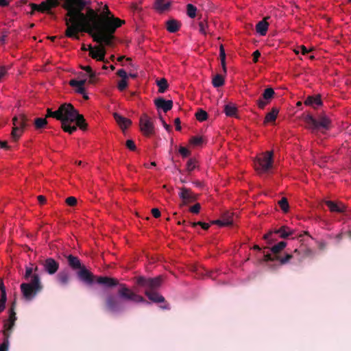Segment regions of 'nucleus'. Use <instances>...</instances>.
I'll return each instance as SVG.
<instances>
[{"instance_id":"obj_60","label":"nucleus","mask_w":351,"mask_h":351,"mask_svg":"<svg viewBox=\"0 0 351 351\" xmlns=\"http://www.w3.org/2000/svg\"><path fill=\"white\" fill-rule=\"evenodd\" d=\"M0 290H1V294L6 295V291L5 287L4 286L3 280H0Z\"/></svg>"},{"instance_id":"obj_44","label":"nucleus","mask_w":351,"mask_h":351,"mask_svg":"<svg viewBox=\"0 0 351 351\" xmlns=\"http://www.w3.org/2000/svg\"><path fill=\"white\" fill-rule=\"evenodd\" d=\"M127 79H121L117 85V88L120 91H123L128 87Z\"/></svg>"},{"instance_id":"obj_7","label":"nucleus","mask_w":351,"mask_h":351,"mask_svg":"<svg viewBox=\"0 0 351 351\" xmlns=\"http://www.w3.org/2000/svg\"><path fill=\"white\" fill-rule=\"evenodd\" d=\"M163 279L161 276L155 278H146L144 276H138L136 278V284L144 287L145 290L156 291L158 289L162 283Z\"/></svg>"},{"instance_id":"obj_25","label":"nucleus","mask_w":351,"mask_h":351,"mask_svg":"<svg viewBox=\"0 0 351 351\" xmlns=\"http://www.w3.org/2000/svg\"><path fill=\"white\" fill-rule=\"evenodd\" d=\"M171 5L170 0H156L154 8L158 12H162L167 10Z\"/></svg>"},{"instance_id":"obj_64","label":"nucleus","mask_w":351,"mask_h":351,"mask_svg":"<svg viewBox=\"0 0 351 351\" xmlns=\"http://www.w3.org/2000/svg\"><path fill=\"white\" fill-rule=\"evenodd\" d=\"M82 69L86 71L88 73V74H89L90 73L93 72V69L90 66H82Z\"/></svg>"},{"instance_id":"obj_8","label":"nucleus","mask_w":351,"mask_h":351,"mask_svg":"<svg viewBox=\"0 0 351 351\" xmlns=\"http://www.w3.org/2000/svg\"><path fill=\"white\" fill-rule=\"evenodd\" d=\"M304 121L312 130H317L321 128L328 130L330 125V121L325 115H322L319 117L318 119H316L311 114H308L305 116Z\"/></svg>"},{"instance_id":"obj_26","label":"nucleus","mask_w":351,"mask_h":351,"mask_svg":"<svg viewBox=\"0 0 351 351\" xmlns=\"http://www.w3.org/2000/svg\"><path fill=\"white\" fill-rule=\"evenodd\" d=\"M67 261L69 265L74 270L80 269L84 266L81 264L80 260L77 256L71 254L67 256Z\"/></svg>"},{"instance_id":"obj_3","label":"nucleus","mask_w":351,"mask_h":351,"mask_svg":"<svg viewBox=\"0 0 351 351\" xmlns=\"http://www.w3.org/2000/svg\"><path fill=\"white\" fill-rule=\"evenodd\" d=\"M97 282L100 285H104L107 287L118 286L117 295L120 299L124 301H130L135 303H149L145 301L143 296L132 291L125 284L119 283V280L116 278L108 276H99L97 278Z\"/></svg>"},{"instance_id":"obj_31","label":"nucleus","mask_w":351,"mask_h":351,"mask_svg":"<svg viewBox=\"0 0 351 351\" xmlns=\"http://www.w3.org/2000/svg\"><path fill=\"white\" fill-rule=\"evenodd\" d=\"M57 278L58 282L62 285H66L69 282V274L67 271H60L58 276Z\"/></svg>"},{"instance_id":"obj_21","label":"nucleus","mask_w":351,"mask_h":351,"mask_svg":"<svg viewBox=\"0 0 351 351\" xmlns=\"http://www.w3.org/2000/svg\"><path fill=\"white\" fill-rule=\"evenodd\" d=\"M113 116L117 124L122 130L128 128L132 124V121L130 119L125 118L117 112H114Z\"/></svg>"},{"instance_id":"obj_61","label":"nucleus","mask_w":351,"mask_h":351,"mask_svg":"<svg viewBox=\"0 0 351 351\" xmlns=\"http://www.w3.org/2000/svg\"><path fill=\"white\" fill-rule=\"evenodd\" d=\"M175 124H176V130L180 131L181 130V126H180V120L179 118H176L175 119Z\"/></svg>"},{"instance_id":"obj_40","label":"nucleus","mask_w":351,"mask_h":351,"mask_svg":"<svg viewBox=\"0 0 351 351\" xmlns=\"http://www.w3.org/2000/svg\"><path fill=\"white\" fill-rule=\"evenodd\" d=\"M278 205L280 206L281 210L284 213H287L289 211V205L288 200L286 197H282L279 202Z\"/></svg>"},{"instance_id":"obj_12","label":"nucleus","mask_w":351,"mask_h":351,"mask_svg":"<svg viewBox=\"0 0 351 351\" xmlns=\"http://www.w3.org/2000/svg\"><path fill=\"white\" fill-rule=\"evenodd\" d=\"M140 130L145 136H150L155 132V128L152 119L143 114L139 120Z\"/></svg>"},{"instance_id":"obj_48","label":"nucleus","mask_w":351,"mask_h":351,"mask_svg":"<svg viewBox=\"0 0 351 351\" xmlns=\"http://www.w3.org/2000/svg\"><path fill=\"white\" fill-rule=\"evenodd\" d=\"M191 226L193 227H195L197 226H201V227L204 230H208L209 228V227H210V225L208 223H204V222H202V221L191 223Z\"/></svg>"},{"instance_id":"obj_51","label":"nucleus","mask_w":351,"mask_h":351,"mask_svg":"<svg viewBox=\"0 0 351 351\" xmlns=\"http://www.w3.org/2000/svg\"><path fill=\"white\" fill-rule=\"evenodd\" d=\"M201 208V206L199 203L195 204L193 206H191L189 209L190 212L194 214H197Z\"/></svg>"},{"instance_id":"obj_17","label":"nucleus","mask_w":351,"mask_h":351,"mask_svg":"<svg viewBox=\"0 0 351 351\" xmlns=\"http://www.w3.org/2000/svg\"><path fill=\"white\" fill-rule=\"evenodd\" d=\"M42 265L45 271L50 275L56 273L59 269V263L52 258H47L43 262Z\"/></svg>"},{"instance_id":"obj_30","label":"nucleus","mask_w":351,"mask_h":351,"mask_svg":"<svg viewBox=\"0 0 351 351\" xmlns=\"http://www.w3.org/2000/svg\"><path fill=\"white\" fill-rule=\"evenodd\" d=\"M299 251L295 249L293 254H287L284 257H281L280 256H276L275 258L277 261H279L281 265H285L290 261L294 257L295 254H298Z\"/></svg>"},{"instance_id":"obj_27","label":"nucleus","mask_w":351,"mask_h":351,"mask_svg":"<svg viewBox=\"0 0 351 351\" xmlns=\"http://www.w3.org/2000/svg\"><path fill=\"white\" fill-rule=\"evenodd\" d=\"M279 112V110L277 108H273L271 110L268 112L265 118L264 123L267 124L268 123H273L276 121L277 118V115Z\"/></svg>"},{"instance_id":"obj_46","label":"nucleus","mask_w":351,"mask_h":351,"mask_svg":"<svg viewBox=\"0 0 351 351\" xmlns=\"http://www.w3.org/2000/svg\"><path fill=\"white\" fill-rule=\"evenodd\" d=\"M191 143L193 145H200L203 143V138L201 136H193L190 141Z\"/></svg>"},{"instance_id":"obj_14","label":"nucleus","mask_w":351,"mask_h":351,"mask_svg":"<svg viewBox=\"0 0 351 351\" xmlns=\"http://www.w3.org/2000/svg\"><path fill=\"white\" fill-rule=\"evenodd\" d=\"M145 295L148 298L149 300L154 303H165V305L160 306L162 309H170L169 304L166 302L165 298L160 295L158 292L151 291L149 290H145Z\"/></svg>"},{"instance_id":"obj_22","label":"nucleus","mask_w":351,"mask_h":351,"mask_svg":"<svg viewBox=\"0 0 351 351\" xmlns=\"http://www.w3.org/2000/svg\"><path fill=\"white\" fill-rule=\"evenodd\" d=\"M304 104L306 106H313V108H316V106H322V101L321 99L320 95H316L313 96H308L304 101Z\"/></svg>"},{"instance_id":"obj_1","label":"nucleus","mask_w":351,"mask_h":351,"mask_svg":"<svg viewBox=\"0 0 351 351\" xmlns=\"http://www.w3.org/2000/svg\"><path fill=\"white\" fill-rule=\"evenodd\" d=\"M89 3L90 0H64L62 6L66 10L64 19L66 26L65 36L79 40V33L86 32L94 42L112 46L114 32L125 21L114 17L107 5L104 6L99 14L89 7L84 13L83 10Z\"/></svg>"},{"instance_id":"obj_50","label":"nucleus","mask_w":351,"mask_h":351,"mask_svg":"<svg viewBox=\"0 0 351 351\" xmlns=\"http://www.w3.org/2000/svg\"><path fill=\"white\" fill-rule=\"evenodd\" d=\"M125 145L131 151H135L136 149L134 142L130 139L126 141Z\"/></svg>"},{"instance_id":"obj_20","label":"nucleus","mask_w":351,"mask_h":351,"mask_svg":"<svg viewBox=\"0 0 351 351\" xmlns=\"http://www.w3.org/2000/svg\"><path fill=\"white\" fill-rule=\"evenodd\" d=\"M154 104L157 108L162 109L165 112L171 110L173 107L172 100H165L162 97H158L154 100Z\"/></svg>"},{"instance_id":"obj_62","label":"nucleus","mask_w":351,"mask_h":351,"mask_svg":"<svg viewBox=\"0 0 351 351\" xmlns=\"http://www.w3.org/2000/svg\"><path fill=\"white\" fill-rule=\"evenodd\" d=\"M37 199H38V202H39V203H40V204H45V202H46V198H45V196H43V195H38V196L37 197Z\"/></svg>"},{"instance_id":"obj_63","label":"nucleus","mask_w":351,"mask_h":351,"mask_svg":"<svg viewBox=\"0 0 351 351\" xmlns=\"http://www.w3.org/2000/svg\"><path fill=\"white\" fill-rule=\"evenodd\" d=\"M76 92L77 93H80V94H84L86 90H85V88H84V86H79L76 89Z\"/></svg>"},{"instance_id":"obj_34","label":"nucleus","mask_w":351,"mask_h":351,"mask_svg":"<svg viewBox=\"0 0 351 351\" xmlns=\"http://www.w3.org/2000/svg\"><path fill=\"white\" fill-rule=\"evenodd\" d=\"M219 57L221 60V66L223 69V73L226 74L227 72L226 66V52L224 47L222 45H220L219 47Z\"/></svg>"},{"instance_id":"obj_56","label":"nucleus","mask_w":351,"mask_h":351,"mask_svg":"<svg viewBox=\"0 0 351 351\" xmlns=\"http://www.w3.org/2000/svg\"><path fill=\"white\" fill-rule=\"evenodd\" d=\"M275 255L273 256L271 254H266L264 256V261H276Z\"/></svg>"},{"instance_id":"obj_29","label":"nucleus","mask_w":351,"mask_h":351,"mask_svg":"<svg viewBox=\"0 0 351 351\" xmlns=\"http://www.w3.org/2000/svg\"><path fill=\"white\" fill-rule=\"evenodd\" d=\"M223 111L226 115L228 117H236L237 112V108L234 104H228L224 106Z\"/></svg>"},{"instance_id":"obj_9","label":"nucleus","mask_w":351,"mask_h":351,"mask_svg":"<svg viewBox=\"0 0 351 351\" xmlns=\"http://www.w3.org/2000/svg\"><path fill=\"white\" fill-rule=\"evenodd\" d=\"M28 119L25 114H20L12 119L13 128L11 133V138L13 141H17L22 135L25 128L27 125Z\"/></svg>"},{"instance_id":"obj_58","label":"nucleus","mask_w":351,"mask_h":351,"mask_svg":"<svg viewBox=\"0 0 351 351\" xmlns=\"http://www.w3.org/2000/svg\"><path fill=\"white\" fill-rule=\"evenodd\" d=\"M299 49L300 50V52L302 53V55H306L307 54L308 52L311 51L312 49H307L306 47L304 46V45H300L299 47Z\"/></svg>"},{"instance_id":"obj_28","label":"nucleus","mask_w":351,"mask_h":351,"mask_svg":"<svg viewBox=\"0 0 351 351\" xmlns=\"http://www.w3.org/2000/svg\"><path fill=\"white\" fill-rule=\"evenodd\" d=\"M180 27V23L175 19H171L167 21V29L171 33L178 32Z\"/></svg>"},{"instance_id":"obj_47","label":"nucleus","mask_w":351,"mask_h":351,"mask_svg":"<svg viewBox=\"0 0 351 351\" xmlns=\"http://www.w3.org/2000/svg\"><path fill=\"white\" fill-rule=\"evenodd\" d=\"M65 202L70 206H74L77 204V199L73 196H70L66 199Z\"/></svg>"},{"instance_id":"obj_35","label":"nucleus","mask_w":351,"mask_h":351,"mask_svg":"<svg viewBox=\"0 0 351 351\" xmlns=\"http://www.w3.org/2000/svg\"><path fill=\"white\" fill-rule=\"evenodd\" d=\"M212 83L214 87H220L224 84V78L221 75L217 74L213 77Z\"/></svg>"},{"instance_id":"obj_23","label":"nucleus","mask_w":351,"mask_h":351,"mask_svg":"<svg viewBox=\"0 0 351 351\" xmlns=\"http://www.w3.org/2000/svg\"><path fill=\"white\" fill-rule=\"evenodd\" d=\"M269 19V16L265 17L263 20L260 21L256 25V32L261 36H265L267 34L269 23L267 19Z\"/></svg>"},{"instance_id":"obj_49","label":"nucleus","mask_w":351,"mask_h":351,"mask_svg":"<svg viewBox=\"0 0 351 351\" xmlns=\"http://www.w3.org/2000/svg\"><path fill=\"white\" fill-rule=\"evenodd\" d=\"M179 152L184 158L188 157L191 154V152L184 147H180L179 149Z\"/></svg>"},{"instance_id":"obj_41","label":"nucleus","mask_w":351,"mask_h":351,"mask_svg":"<svg viewBox=\"0 0 351 351\" xmlns=\"http://www.w3.org/2000/svg\"><path fill=\"white\" fill-rule=\"evenodd\" d=\"M233 223L232 219H228L226 221H222V219H217L212 221L213 224H217L220 226H228L232 225Z\"/></svg>"},{"instance_id":"obj_52","label":"nucleus","mask_w":351,"mask_h":351,"mask_svg":"<svg viewBox=\"0 0 351 351\" xmlns=\"http://www.w3.org/2000/svg\"><path fill=\"white\" fill-rule=\"evenodd\" d=\"M207 25L206 23H204V21H200L199 23V32L203 34H206V28H207Z\"/></svg>"},{"instance_id":"obj_32","label":"nucleus","mask_w":351,"mask_h":351,"mask_svg":"<svg viewBox=\"0 0 351 351\" xmlns=\"http://www.w3.org/2000/svg\"><path fill=\"white\" fill-rule=\"evenodd\" d=\"M156 84L158 87V93H163L169 87L167 80L165 78H161L156 80Z\"/></svg>"},{"instance_id":"obj_6","label":"nucleus","mask_w":351,"mask_h":351,"mask_svg":"<svg viewBox=\"0 0 351 351\" xmlns=\"http://www.w3.org/2000/svg\"><path fill=\"white\" fill-rule=\"evenodd\" d=\"M59 3V0H45L42 1L40 4L31 3L29 5L32 9L29 12V14L33 15L36 11L40 13H47L55 17L56 16L51 10L58 6Z\"/></svg>"},{"instance_id":"obj_33","label":"nucleus","mask_w":351,"mask_h":351,"mask_svg":"<svg viewBox=\"0 0 351 351\" xmlns=\"http://www.w3.org/2000/svg\"><path fill=\"white\" fill-rule=\"evenodd\" d=\"M287 243L285 241H280L277 244L272 246L271 248V251L272 253L276 256H279V253L284 250V248L286 247Z\"/></svg>"},{"instance_id":"obj_10","label":"nucleus","mask_w":351,"mask_h":351,"mask_svg":"<svg viewBox=\"0 0 351 351\" xmlns=\"http://www.w3.org/2000/svg\"><path fill=\"white\" fill-rule=\"evenodd\" d=\"M15 308L16 302L14 301L12 303L11 306L9 309L8 318L6 320H5L3 323V336L10 337L13 331L14 327L15 326V322L17 319L16 313L15 312Z\"/></svg>"},{"instance_id":"obj_11","label":"nucleus","mask_w":351,"mask_h":351,"mask_svg":"<svg viewBox=\"0 0 351 351\" xmlns=\"http://www.w3.org/2000/svg\"><path fill=\"white\" fill-rule=\"evenodd\" d=\"M98 45L93 47L91 45L88 46L86 48L84 45L82 46V50L83 51H88L89 56L94 60L97 61H105V56L106 53V50L105 49V46H107L104 43L100 44L98 43Z\"/></svg>"},{"instance_id":"obj_5","label":"nucleus","mask_w":351,"mask_h":351,"mask_svg":"<svg viewBox=\"0 0 351 351\" xmlns=\"http://www.w3.org/2000/svg\"><path fill=\"white\" fill-rule=\"evenodd\" d=\"M273 151L266 152L254 162V167L258 173H265L273 167Z\"/></svg>"},{"instance_id":"obj_24","label":"nucleus","mask_w":351,"mask_h":351,"mask_svg":"<svg viewBox=\"0 0 351 351\" xmlns=\"http://www.w3.org/2000/svg\"><path fill=\"white\" fill-rule=\"evenodd\" d=\"M326 205L328 207L331 212H336L339 213H344L346 207L342 204H337L332 201H326Z\"/></svg>"},{"instance_id":"obj_57","label":"nucleus","mask_w":351,"mask_h":351,"mask_svg":"<svg viewBox=\"0 0 351 351\" xmlns=\"http://www.w3.org/2000/svg\"><path fill=\"white\" fill-rule=\"evenodd\" d=\"M88 76H89V81L88 82L90 84H94L95 83V80H96V74L94 71L88 74Z\"/></svg>"},{"instance_id":"obj_36","label":"nucleus","mask_w":351,"mask_h":351,"mask_svg":"<svg viewBox=\"0 0 351 351\" xmlns=\"http://www.w3.org/2000/svg\"><path fill=\"white\" fill-rule=\"evenodd\" d=\"M195 117L199 121H204L208 119V113L202 108L198 109L195 113Z\"/></svg>"},{"instance_id":"obj_43","label":"nucleus","mask_w":351,"mask_h":351,"mask_svg":"<svg viewBox=\"0 0 351 351\" xmlns=\"http://www.w3.org/2000/svg\"><path fill=\"white\" fill-rule=\"evenodd\" d=\"M86 82V80H71L69 82L70 86L73 87H79L81 86H84L85 83Z\"/></svg>"},{"instance_id":"obj_55","label":"nucleus","mask_w":351,"mask_h":351,"mask_svg":"<svg viewBox=\"0 0 351 351\" xmlns=\"http://www.w3.org/2000/svg\"><path fill=\"white\" fill-rule=\"evenodd\" d=\"M32 271H33V269L32 267H26L24 278L26 280H28L29 278L32 276Z\"/></svg>"},{"instance_id":"obj_2","label":"nucleus","mask_w":351,"mask_h":351,"mask_svg":"<svg viewBox=\"0 0 351 351\" xmlns=\"http://www.w3.org/2000/svg\"><path fill=\"white\" fill-rule=\"evenodd\" d=\"M52 117L61 121L62 128L69 134H73L77 130V127L85 130L87 123L82 114L78 113L71 104H61L58 109L53 111L51 108L47 109L45 118Z\"/></svg>"},{"instance_id":"obj_18","label":"nucleus","mask_w":351,"mask_h":351,"mask_svg":"<svg viewBox=\"0 0 351 351\" xmlns=\"http://www.w3.org/2000/svg\"><path fill=\"white\" fill-rule=\"evenodd\" d=\"M292 232L289 230V228L287 226H282L278 230H275L274 231H270L264 235L263 238L265 240H272V235L274 234H278L280 237L282 239L287 238L289 236L292 234Z\"/></svg>"},{"instance_id":"obj_37","label":"nucleus","mask_w":351,"mask_h":351,"mask_svg":"<svg viewBox=\"0 0 351 351\" xmlns=\"http://www.w3.org/2000/svg\"><path fill=\"white\" fill-rule=\"evenodd\" d=\"M197 161L195 158H190L186 163V171L189 174L196 168Z\"/></svg>"},{"instance_id":"obj_15","label":"nucleus","mask_w":351,"mask_h":351,"mask_svg":"<svg viewBox=\"0 0 351 351\" xmlns=\"http://www.w3.org/2000/svg\"><path fill=\"white\" fill-rule=\"evenodd\" d=\"M105 305L108 311L111 312H117L120 310V302L119 298L113 295L108 294L105 299Z\"/></svg>"},{"instance_id":"obj_16","label":"nucleus","mask_w":351,"mask_h":351,"mask_svg":"<svg viewBox=\"0 0 351 351\" xmlns=\"http://www.w3.org/2000/svg\"><path fill=\"white\" fill-rule=\"evenodd\" d=\"M274 95L275 92L272 88H266L263 93V97L257 100V105L258 108L264 109L265 107L270 102Z\"/></svg>"},{"instance_id":"obj_54","label":"nucleus","mask_w":351,"mask_h":351,"mask_svg":"<svg viewBox=\"0 0 351 351\" xmlns=\"http://www.w3.org/2000/svg\"><path fill=\"white\" fill-rule=\"evenodd\" d=\"M252 56H253V62L254 63L257 62L258 60V58L261 56L260 51L258 50H256L255 51L253 52Z\"/></svg>"},{"instance_id":"obj_59","label":"nucleus","mask_w":351,"mask_h":351,"mask_svg":"<svg viewBox=\"0 0 351 351\" xmlns=\"http://www.w3.org/2000/svg\"><path fill=\"white\" fill-rule=\"evenodd\" d=\"M152 214L155 218H158L160 216V211L156 208H152Z\"/></svg>"},{"instance_id":"obj_38","label":"nucleus","mask_w":351,"mask_h":351,"mask_svg":"<svg viewBox=\"0 0 351 351\" xmlns=\"http://www.w3.org/2000/svg\"><path fill=\"white\" fill-rule=\"evenodd\" d=\"M197 8L193 4L186 5V13L189 17L194 19L196 16Z\"/></svg>"},{"instance_id":"obj_4","label":"nucleus","mask_w":351,"mask_h":351,"mask_svg":"<svg viewBox=\"0 0 351 351\" xmlns=\"http://www.w3.org/2000/svg\"><path fill=\"white\" fill-rule=\"evenodd\" d=\"M43 287L40 282V278L38 274H34L29 283H22L21 290L23 297L26 300H32L36 294L40 292Z\"/></svg>"},{"instance_id":"obj_45","label":"nucleus","mask_w":351,"mask_h":351,"mask_svg":"<svg viewBox=\"0 0 351 351\" xmlns=\"http://www.w3.org/2000/svg\"><path fill=\"white\" fill-rule=\"evenodd\" d=\"M7 301V295L1 294L0 297V313L3 312L5 308V303Z\"/></svg>"},{"instance_id":"obj_19","label":"nucleus","mask_w":351,"mask_h":351,"mask_svg":"<svg viewBox=\"0 0 351 351\" xmlns=\"http://www.w3.org/2000/svg\"><path fill=\"white\" fill-rule=\"evenodd\" d=\"M77 276L80 280L89 285L94 281L93 274L84 265L77 272Z\"/></svg>"},{"instance_id":"obj_13","label":"nucleus","mask_w":351,"mask_h":351,"mask_svg":"<svg viewBox=\"0 0 351 351\" xmlns=\"http://www.w3.org/2000/svg\"><path fill=\"white\" fill-rule=\"evenodd\" d=\"M180 192L178 195L182 200V204L180 205L181 206L193 202L197 199V195L193 193L191 189L182 187L180 188Z\"/></svg>"},{"instance_id":"obj_53","label":"nucleus","mask_w":351,"mask_h":351,"mask_svg":"<svg viewBox=\"0 0 351 351\" xmlns=\"http://www.w3.org/2000/svg\"><path fill=\"white\" fill-rule=\"evenodd\" d=\"M117 75L120 77L121 79H128V74L124 69H119L117 72Z\"/></svg>"},{"instance_id":"obj_42","label":"nucleus","mask_w":351,"mask_h":351,"mask_svg":"<svg viewBox=\"0 0 351 351\" xmlns=\"http://www.w3.org/2000/svg\"><path fill=\"white\" fill-rule=\"evenodd\" d=\"M9 338L4 336L3 343L0 345V351H8L10 345Z\"/></svg>"},{"instance_id":"obj_39","label":"nucleus","mask_w":351,"mask_h":351,"mask_svg":"<svg viewBox=\"0 0 351 351\" xmlns=\"http://www.w3.org/2000/svg\"><path fill=\"white\" fill-rule=\"evenodd\" d=\"M47 124L46 118H36L34 120V125L36 129L43 128Z\"/></svg>"}]
</instances>
